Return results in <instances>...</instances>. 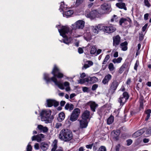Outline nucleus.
I'll list each match as a JSON object with an SVG mask.
<instances>
[{"label":"nucleus","instance_id":"obj_1","mask_svg":"<svg viewBox=\"0 0 151 151\" xmlns=\"http://www.w3.org/2000/svg\"><path fill=\"white\" fill-rule=\"evenodd\" d=\"M52 74L53 76L51 78L49 77V75L46 73L44 74V79L46 81L47 83H48L51 81H53L55 84L60 89L63 90L64 88L62 84L60 81H57L56 77L59 78H62L63 77V74L60 72L59 69L56 65H54V68L52 71Z\"/></svg>","mask_w":151,"mask_h":151},{"label":"nucleus","instance_id":"obj_2","mask_svg":"<svg viewBox=\"0 0 151 151\" xmlns=\"http://www.w3.org/2000/svg\"><path fill=\"white\" fill-rule=\"evenodd\" d=\"M56 27H57L58 30L60 33V35L63 37L65 38L63 40V42L67 44H68L71 42V39L69 38L68 39L66 37V34L69 33L70 34L71 33V32L70 31L69 29V27L67 26H62L59 25H56Z\"/></svg>","mask_w":151,"mask_h":151},{"label":"nucleus","instance_id":"obj_3","mask_svg":"<svg viewBox=\"0 0 151 151\" xmlns=\"http://www.w3.org/2000/svg\"><path fill=\"white\" fill-rule=\"evenodd\" d=\"M58 137L64 142H68L72 139L73 134L72 132L69 130L63 129L60 131Z\"/></svg>","mask_w":151,"mask_h":151},{"label":"nucleus","instance_id":"obj_4","mask_svg":"<svg viewBox=\"0 0 151 151\" xmlns=\"http://www.w3.org/2000/svg\"><path fill=\"white\" fill-rule=\"evenodd\" d=\"M51 114L50 110H42L40 113L41 120L45 122L46 123L50 122V118Z\"/></svg>","mask_w":151,"mask_h":151},{"label":"nucleus","instance_id":"obj_5","mask_svg":"<svg viewBox=\"0 0 151 151\" xmlns=\"http://www.w3.org/2000/svg\"><path fill=\"white\" fill-rule=\"evenodd\" d=\"M85 25V22L82 20H79L76 21L71 25L73 30H76L77 29H83Z\"/></svg>","mask_w":151,"mask_h":151},{"label":"nucleus","instance_id":"obj_6","mask_svg":"<svg viewBox=\"0 0 151 151\" xmlns=\"http://www.w3.org/2000/svg\"><path fill=\"white\" fill-rule=\"evenodd\" d=\"M80 113V111L79 108H76L74 109L70 117V120L72 122L76 121Z\"/></svg>","mask_w":151,"mask_h":151},{"label":"nucleus","instance_id":"obj_7","mask_svg":"<svg viewBox=\"0 0 151 151\" xmlns=\"http://www.w3.org/2000/svg\"><path fill=\"white\" fill-rule=\"evenodd\" d=\"M129 98V95L128 93L126 92H124L121 96L118 99V101L120 103V105L123 106L127 101Z\"/></svg>","mask_w":151,"mask_h":151},{"label":"nucleus","instance_id":"obj_8","mask_svg":"<svg viewBox=\"0 0 151 151\" xmlns=\"http://www.w3.org/2000/svg\"><path fill=\"white\" fill-rule=\"evenodd\" d=\"M103 27L104 32L109 34L113 32L116 30L115 27L112 26H106L103 25Z\"/></svg>","mask_w":151,"mask_h":151},{"label":"nucleus","instance_id":"obj_9","mask_svg":"<svg viewBox=\"0 0 151 151\" xmlns=\"http://www.w3.org/2000/svg\"><path fill=\"white\" fill-rule=\"evenodd\" d=\"M86 105L90 106L91 110L93 112L95 111L96 109L98 106V105L95 102L92 101H90L87 102Z\"/></svg>","mask_w":151,"mask_h":151},{"label":"nucleus","instance_id":"obj_10","mask_svg":"<svg viewBox=\"0 0 151 151\" xmlns=\"http://www.w3.org/2000/svg\"><path fill=\"white\" fill-rule=\"evenodd\" d=\"M47 106L48 107H51L53 105L55 107L58 106L59 105V103L55 100L48 99L46 101Z\"/></svg>","mask_w":151,"mask_h":151},{"label":"nucleus","instance_id":"obj_11","mask_svg":"<svg viewBox=\"0 0 151 151\" xmlns=\"http://www.w3.org/2000/svg\"><path fill=\"white\" fill-rule=\"evenodd\" d=\"M98 14V13L97 10H92L91 12H87L86 14V17L90 18H94Z\"/></svg>","mask_w":151,"mask_h":151},{"label":"nucleus","instance_id":"obj_12","mask_svg":"<svg viewBox=\"0 0 151 151\" xmlns=\"http://www.w3.org/2000/svg\"><path fill=\"white\" fill-rule=\"evenodd\" d=\"M93 32L95 34H98L99 30H103V25L99 24L98 26L92 27Z\"/></svg>","mask_w":151,"mask_h":151},{"label":"nucleus","instance_id":"obj_13","mask_svg":"<svg viewBox=\"0 0 151 151\" xmlns=\"http://www.w3.org/2000/svg\"><path fill=\"white\" fill-rule=\"evenodd\" d=\"M142 134L145 137H148L151 135V128H144L142 129Z\"/></svg>","mask_w":151,"mask_h":151},{"label":"nucleus","instance_id":"obj_14","mask_svg":"<svg viewBox=\"0 0 151 151\" xmlns=\"http://www.w3.org/2000/svg\"><path fill=\"white\" fill-rule=\"evenodd\" d=\"M79 127L81 129L86 128L88 124V122L87 120L82 119L79 120Z\"/></svg>","mask_w":151,"mask_h":151},{"label":"nucleus","instance_id":"obj_15","mask_svg":"<svg viewBox=\"0 0 151 151\" xmlns=\"http://www.w3.org/2000/svg\"><path fill=\"white\" fill-rule=\"evenodd\" d=\"M121 37L117 35L113 37V45L115 47L119 45L120 42Z\"/></svg>","mask_w":151,"mask_h":151},{"label":"nucleus","instance_id":"obj_16","mask_svg":"<svg viewBox=\"0 0 151 151\" xmlns=\"http://www.w3.org/2000/svg\"><path fill=\"white\" fill-rule=\"evenodd\" d=\"M44 137V134H40L36 136L34 135L32 137V141L36 140L37 142H39L41 141L42 138Z\"/></svg>","mask_w":151,"mask_h":151},{"label":"nucleus","instance_id":"obj_17","mask_svg":"<svg viewBox=\"0 0 151 151\" xmlns=\"http://www.w3.org/2000/svg\"><path fill=\"white\" fill-rule=\"evenodd\" d=\"M131 21L130 19L129 18H122L120 19L119 23V25L122 26L123 23L127 24H128V22L130 23Z\"/></svg>","mask_w":151,"mask_h":151},{"label":"nucleus","instance_id":"obj_18","mask_svg":"<svg viewBox=\"0 0 151 151\" xmlns=\"http://www.w3.org/2000/svg\"><path fill=\"white\" fill-rule=\"evenodd\" d=\"M101 8L105 11H108L110 10L111 8V5L109 3H104L101 5Z\"/></svg>","mask_w":151,"mask_h":151},{"label":"nucleus","instance_id":"obj_19","mask_svg":"<svg viewBox=\"0 0 151 151\" xmlns=\"http://www.w3.org/2000/svg\"><path fill=\"white\" fill-rule=\"evenodd\" d=\"M111 76L110 74H108L105 76L102 81V83L104 84L107 83L111 79Z\"/></svg>","mask_w":151,"mask_h":151},{"label":"nucleus","instance_id":"obj_20","mask_svg":"<svg viewBox=\"0 0 151 151\" xmlns=\"http://www.w3.org/2000/svg\"><path fill=\"white\" fill-rule=\"evenodd\" d=\"M119 83L118 82L116 81H114L111 84L110 88L112 90L115 91Z\"/></svg>","mask_w":151,"mask_h":151},{"label":"nucleus","instance_id":"obj_21","mask_svg":"<svg viewBox=\"0 0 151 151\" xmlns=\"http://www.w3.org/2000/svg\"><path fill=\"white\" fill-rule=\"evenodd\" d=\"M90 111L88 110L85 111L82 115L83 119L86 120L90 118Z\"/></svg>","mask_w":151,"mask_h":151},{"label":"nucleus","instance_id":"obj_22","mask_svg":"<svg viewBox=\"0 0 151 151\" xmlns=\"http://www.w3.org/2000/svg\"><path fill=\"white\" fill-rule=\"evenodd\" d=\"M128 43L126 41H125L121 43L120 45V47L121 50L123 51H126L128 49Z\"/></svg>","mask_w":151,"mask_h":151},{"label":"nucleus","instance_id":"obj_23","mask_svg":"<svg viewBox=\"0 0 151 151\" xmlns=\"http://www.w3.org/2000/svg\"><path fill=\"white\" fill-rule=\"evenodd\" d=\"M116 6L118 7L120 9H123L125 10H127V8L126 7L125 4V3L123 2H120L117 3L116 4Z\"/></svg>","mask_w":151,"mask_h":151},{"label":"nucleus","instance_id":"obj_24","mask_svg":"<svg viewBox=\"0 0 151 151\" xmlns=\"http://www.w3.org/2000/svg\"><path fill=\"white\" fill-rule=\"evenodd\" d=\"M60 81L62 84L64 88V86L65 87V90L66 91H68L70 90V88L69 86L70 83L68 82L65 81L63 84ZM64 89L65 88H64L63 89Z\"/></svg>","mask_w":151,"mask_h":151},{"label":"nucleus","instance_id":"obj_25","mask_svg":"<svg viewBox=\"0 0 151 151\" xmlns=\"http://www.w3.org/2000/svg\"><path fill=\"white\" fill-rule=\"evenodd\" d=\"M48 146V145L47 143L42 142L41 144L40 147L43 150L45 151L47 150Z\"/></svg>","mask_w":151,"mask_h":151},{"label":"nucleus","instance_id":"obj_26","mask_svg":"<svg viewBox=\"0 0 151 151\" xmlns=\"http://www.w3.org/2000/svg\"><path fill=\"white\" fill-rule=\"evenodd\" d=\"M88 82L90 83H94L97 81L98 78L95 77H88Z\"/></svg>","mask_w":151,"mask_h":151},{"label":"nucleus","instance_id":"obj_27","mask_svg":"<svg viewBox=\"0 0 151 151\" xmlns=\"http://www.w3.org/2000/svg\"><path fill=\"white\" fill-rule=\"evenodd\" d=\"M74 108L73 105L71 104L67 103L65 105V108L66 110H68L70 111L72 110Z\"/></svg>","mask_w":151,"mask_h":151},{"label":"nucleus","instance_id":"obj_28","mask_svg":"<svg viewBox=\"0 0 151 151\" xmlns=\"http://www.w3.org/2000/svg\"><path fill=\"white\" fill-rule=\"evenodd\" d=\"M38 128L40 130L44 132H46L48 130L47 128L46 127H43L41 125H39L37 126Z\"/></svg>","mask_w":151,"mask_h":151},{"label":"nucleus","instance_id":"obj_29","mask_svg":"<svg viewBox=\"0 0 151 151\" xmlns=\"http://www.w3.org/2000/svg\"><path fill=\"white\" fill-rule=\"evenodd\" d=\"M67 8V5L64 4L63 2H61L60 3V8L59 10L60 12L65 11Z\"/></svg>","mask_w":151,"mask_h":151},{"label":"nucleus","instance_id":"obj_30","mask_svg":"<svg viewBox=\"0 0 151 151\" xmlns=\"http://www.w3.org/2000/svg\"><path fill=\"white\" fill-rule=\"evenodd\" d=\"M65 117L64 113L63 112H61L59 114L58 117V119L59 122H61L64 119Z\"/></svg>","mask_w":151,"mask_h":151},{"label":"nucleus","instance_id":"obj_31","mask_svg":"<svg viewBox=\"0 0 151 151\" xmlns=\"http://www.w3.org/2000/svg\"><path fill=\"white\" fill-rule=\"evenodd\" d=\"M119 134L120 132L119 130L116 131H113L111 133V135L113 136V137L116 138V139H117Z\"/></svg>","mask_w":151,"mask_h":151},{"label":"nucleus","instance_id":"obj_32","mask_svg":"<svg viewBox=\"0 0 151 151\" xmlns=\"http://www.w3.org/2000/svg\"><path fill=\"white\" fill-rule=\"evenodd\" d=\"M58 140L55 139L53 142L52 146V148L51 149V151H55L57 147Z\"/></svg>","mask_w":151,"mask_h":151},{"label":"nucleus","instance_id":"obj_33","mask_svg":"<svg viewBox=\"0 0 151 151\" xmlns=\"http://www.w3.org/2000/svg\"><path fill=\"white\" fill-rule=\"evenodd\" d=\"M63 15H65L66 16H71L73 13V12L72 10H68L67 11H63Z\"/></svg>","mask_w":151,"mask_h":151},{"label":"nucleus","instance_id":"obj_34","mask_svg":"<svg viewBox=\"0 0 151 151\" xmlns=\"http://www.w3.org/2000/svg\"><path fill=\"white\" fill-rule=\"evenodd\" d=\"M127 65L126 64H123L120 68L119 70V73H122L125 70L127 67Z\"/></svg>","mask_w":151,"mask_h":151},{"label":"nucleus","instance_id":"obj_35","mask_svg":"<svg viewBox=\"0 0 151 151\" xmlns=\"http://www.w3.org/2000/svg\"><path fill=\"white\" fill-rule=\"evenodd\" d=\"M141 134V130H139L135 132L133 134L132 137L135 138L140 136Z\"/></svg>","mask_w":151,"mask_h":151},{"label":"nucleus","instance_id":"obj_36","mask_svg":"<svg viewBox=\"0 0 151 151\" xmlns=\"http://www.w3.org/2000/svg\"><path fill=\"white\" fill-rule=\"evenodd\" d=\"M84 38L86 40H89L91 38V34L89 33H85L84 34Z\"/></svg>","mask_w":151,"mask_h":151},{"label":"nucleus","instance_id":"obj_37","mask_svg":"<svg viewBox=\"0 0 151 151\" xmlns=\"http://www.w3.org/2000/svg\"><path fill=\"white\" fill-rule=\"evenodd\" d=\"M88 78H86L84 79H81L78 81V83L81 84H83L85 82H88Z\"/></svg>","mask_w":151,"mask_h":151},{"label":"nucleus","instance_id":"obj_38","mask_svg":"<svg viewBox=\"0 0 151 151\" xmlns=\"http://www.w3.org/2000/svg\"><path fill=\"white\" fill-rule=\"evenodd\" d=\"M114 119L113 116H111L109 117L107 120V124H110L112 123L114 121Z\"/></svg>","mask_w":151,"mask_h":151},{"label":"nucleus","instance_id":"obj_39","mask_svg":"<svg viewBox=\"0 0 151 151\" xmlns=\"http://www.w3.org/2000/svg\"><path fill=\"white\" fill-rule=\"evenodd\" d=\"M122 58L121 57H119L117 58H115L113 60V62L114 63H120Z\"/></svg>","mask_w":151,"mask_h":151},{"label":"nucleus","instance_id":"obj_40","mask_svg":"<svg viewBox=\"0 0 151 151\" xmlns=\"http://www.w3.org/2000/svg\"><path fill=\"white\" fill-rule=\"evenodd\" d=\"M108 68L110 71L114 70L115 68L114 65L113 63H110L109 65Z\"/></svg>","mask_w":151,"mask_h":151},{"label":"nucleus","instance_id":"obj_41","mask_svg":"<svg viewBox=\"0 0 151 151\" xmlns=\"http://www.w3.org/2000/svg\"><path fill=\"white\" fill-rule=\"evenodd\" d=\"M96 51V50L94 46H92L91 49L90 53L91 54H94Z\"/></svg>","mask_w":151,"mask_h":151},{"label":"nucleus","instance_id":"obj_42","mask_svg":"<svg viewBox=\"0 0 151 151\" xmlns=\"http://www.w3.org/2000/svg\"><path fill=\"white\" fill-rule=\"evenodd\" d=\"M110 58V56L109 55H106L105 58H104L103 63V64H105L106 63L107 61Z\"/></svg>","mask_w":151,"mask_h":151},{"label":"nucleus","instance_id":"obj_43","mask_svg":"<svg viewBox=\"0 0 151 151\" xmlns=\"http://www.w3.org/2000/svg\"><path fill=\"white\" fill-rule=\"evenodd\" d=\"M144 4L145 6L147 7H149L150 6V4L148 0H144Z\"/></svg>","mask_w":151,"mask_h":151},{"label":"nucleus","instance_id":"obj_44","mask_svg":"<svg viewBox=\"0 0 151 151\" xmlns=\"http://www.w3.org/2000/svg\"><path fill=\"white\" fill-rule=\"evenodd\" d=\"M118 17L117 16L115 15H114L113 16V17L111 19V22H113L114 21L117 22L118 21Z\"/></svg>","mask_w":151,"mask_h":151},{"label":"nucleus","instance_id":"obj_45","mask_svg":"<svg viewBox=\"0 0 151 151\" xmlns=\"http://www.w3.org/2000/svg\"><path fill=\"white\" fill-rule=\"evenodd\" d=\"M97 151H106V148L104 146H101L99 148Z\"/></svg>","mask_w":151,"mask_h":151},{"label":"nucleus","instance_id":"obj_46","mask_svg":"<svg viewBox=\"0 0 151 151\" xmlns=\"http://www.w3.org/2000/svg\"><path fill=\"white\" fill-rule=\"evenodd\" d=\"M62 126L61 123L60 122H58L56 124L55 127L56 129H59L60 127Z\"/></svg>","mask_w":151,"mask_h":151},{"label":"nucleus","instance_id":"obj_47","mask_svg":"<svg viewBox=\"0 0 151 151\" xmlns=\"http://www.w3.org/2000/svg\"><path fill=\"white\" fill-rule=\"evenodd\" d=\"M83 2V0H76V4L77 6H78L81 4Z\"/></svg>","mask_w":151,"mask_h":151},{"label":"nucleus","instance_id":"obj_48","mask_svg":"<svg viewBox=\"0 0 151 151\" xmlns=\"http://www.w3.org/2000/svg\"><path fill=\"white\" fill-rule=\"evenodd\" d=\"M127 145L129 146L132 144V140L131 139H128L127 140Z\"/></svg>","mask_w":151,"mask_h":151},{"label":"nucleus","instance_id":"obj_49","mask_svg":"<svg viewBox=\"0 0 151 151\" xmlns=\"http://www.w3.org/2000/svg\"><path fill=\"white\" fill-rule=\"evenodd\" d=\"M32 147L31 145L28 144L27 147V151H32Z\"/></svg>","mask_w":151,"mask_h":151},{"label":"nucleus","instance_id":"obj_50","mask_svg":"<svg viewBox=\"0 0 151 151\" xmlns=\"http://www.w3.org/2000/svg\"><path fill=\"white\" fill-rule=\"evenodd\" d=\"M98 87V85L96 84H94L92 87V90L95 91Z\"/></svg>","mask_w":151,"mask_h":151},{"label":"nucleus","instance_id":"obj_51","mask_svg":"<svg viewBox=\"0 0 151 151\" xmlns=\"http://www.w3.org/2000/svg\"><path fill=\"white\" fill-rule=\"evenodd\" d=\"M121 147L120 145L119 144L116 145L115 147V149L116 151H119V149Z\"/></svg>","mask_w":151,"mask_h":151},{"label":"nucleus","instance_id":"obj_52","mask_svg":"<svg viewBox=\"0 0 151 151\" xmlns=\"http://www.w3.org/2000/svg\"><path fill=\"white\" fill-rule=\"evenodd\" d=\"M34 148L36 150H38L39 149V144L37 143H35L34 145Z\"/></svg>","mask_w":151,"mask_h":151},{"label":"nucleus","instance_id":"obj_53","mask_svg":"<svg viewBox=\"0 0 151 151\" xmlns=\"http://www.w3.org/2000/svg\"><path fill=\"white\" fill-rule=\"evenodd\" d=\"M148 24L147 23L146 24H145L142 27V31L144 32L146 30L148 26Z\"/></svg>","mask_w":151,"mask_h":151},{"label":"nucleus","instance_id":"obj_54","mask_svg":"<svg viewBox=\"0 0 151 151\" xmlns=\"http://www.w3.org/2000/svg\"><path fill=\"white\" fill-rule=\"evenodd\" d=\"M86 63L88 64L89 67L92 65L93 64V62L90 60H88L86 62Z\"/></svg>","mask_w":151,"mask_h":151},{"label":"nucleus","instance_id":"obj_55","mask_svg":"<svg viewBox=\"0 0 151 151\" xmlns=\"http://www.w3.org/2000/svg\"><path fill=\"white\" fill-rule=\"evenodd\" d=\"M139 64V62L137 61H136L134 66V69L135 70H137V67Z\"/></svg>","mask_w":151,"mask_h":151},{"label":"nucleus","instance_id":"obj_56","mask_svg":"<svg viewBox=\"0 0 151 151\" xmlns=\"http://www.w3.org/2000/svg\"><path fill=\"white\" fill-rule=\"evenodd\" d=\"M90 67L88 65V64H87V63H86L84 64V65L83 69V68H84L85 69H86Z\"/></svg>","mask_w":151,"mask_h":151},{"label":"nucleus","instance_id":"obj_57","mask_svg":"<svg viewBox=\"0 0 151 151\" xmlns=\"http://www.w3.org/2000/svg\"><path fill=\"white\" fill-rule=\"evenodd\" d=\"M88 90V88L87 87H84L83 88V91L84 92H87Z\"/></svg>","mask_w":151,"mask_h":151},{"label":"nucleus","instance_id":"obj_58","mask_svg":"<svg viewBox=\"0 0 151 151\" xmlns=\"http://www.w3.org/2000/svg\"><path fill=\"white\" fill-rule=\"evenodd\" d=\"M149 14L148 13H146L144 15V18L146 20L148 19V17H149Z\"/></svg>","mask_w":151,"mask_h":151},{"label":"nucleus","instance_id":"obj_59","mask_svg":"<svg viewBox=\"0 0 151 151\" xmlns=\"http://www.w3.org/2000/svg\"><path fill=\"white\" fill-rule=\"evenodd\" d=\"M93 145V144H90V145H87L86 146V147L88 149H91Z\"/></svg>","mask_w":151,"mask_h":151},{"label":"nucleus","instance_id":"obj_60","mask_svg":"<svg viewBox=\"0 0 151 151\" xmlns=\"http://www.w3.org/2000/svg\"><path fill=\"white\" fill-rule=\"evenodd\" d=\"M78 52L80 54L82 53L83 52V50L81 48L79 47L78 49Z\"/></svg>","mask_w":151,"mask_h":151},{"label":"nucleus","instance_id":"obj_61","mask_svg":"<svg viewBox=\"0 0 151 151\" xmlns=\"http://www.w3.org/2000/svg\"><path fill=\"white\" fill-rule=\"evenodd\" d=\"M131 79L130 78H128V79L126 83L127 85H129L131 83Z\"/></svg>","mask_w":151,"mask_h":151},{"label":"nucleus","instance_id":"obj_62","mask_svg":"<svg viewBox=\"0 0 151 151\" xmlns=\"http://www.w3.org/2000/svg\"><path fill=\"white\" fill-rule=\"evenodd\" d=\"M76 94L74 93H73L71 94L70 96V99H72L73 97H74V96H76Z\"/></svg>","mask_w":151,"mask_h":151},{"label":"nucleus","instance_id":"obj_63","mask_svg":"<svg viewBox=\"0 0 151 151\" xmlns=\"http://www.w3.org/2000/svg\"><path fill=\"white\" fill-rule=\"evenodd\" d=\"M149 139L147 138H144L143 139V142L145 143H147L149 142Z\"/></svg>","mask_w":151,"mask_h":151},{"label":"nucleus","instance_id":"obj_64","mask_svg":"<svg viewBox=\"0 0 151 151\" xmlns=\"http://www.w3.org/2000/svg\"><path fill=\"white\" fill-rule=\"evenodd\" d=\"M65 103V101H61L60 103V106H63Z\"/></svg>","mask_w":151,"mask_h":151}]
</instances>
